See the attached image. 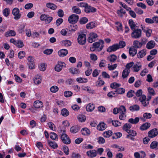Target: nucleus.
Returning a JSON list of instances; mask_svg holds the SVG:
<instances>
[{
  "label": "nucleus",
  "instance_id": "obj_1",
  "mask_svg": "<svg viewBox=\"0 0 158 158\" xmlns=\"http://www.w3.org/2000/svg\"><path fill=\"white\" fill-rule=\"evenodd\" d=\"M133 31V32L131 34V37L132 38L134 39H138L140 38L142 35L141 30L137 28L134 29Z\"/></svg>",
  "mask_w": 158,
  "mask_h": 158
},
{
  "label": "nucleus",
  "instance_id": "obj_2",
  "mask_svg": "<svg viewBox=\"0 0 158 158\" xmlns=\"http://www.w3.org/2000/svg\"><path fill=\"white\" fill-rule=\"evenodd\" d=\"M104 41L103 40H100L98 42H94L93 44V46L96 48L98 52L101 51L103 49L104 46Z\"/></svg>",
  "mask_w": 158,
  "mask_h": 158
},
{
  "label": "nucleus",
  "instance_id": "obj_3",
  "mask_svg": "<svg viewBox=\"0 0 158 158\" xmlns=\"http://www.w3.org/2000/svg\"><path fill=\"white\" fill-rule=\"evenodd\" d=\"M19 9L17 8H14L12 11V14L14 16V19L16 20L19 19L21 17Z\"/></svg>",
  "mask_w": 158,
  "mask_h": 158
},
{
  "label": "nucleus",
  "instance_id": "obj_4",
  "mask_svg": "<svg viewBox=\"0 0 158 158\" xmlns=\"http://www.w3.org/2000/svg\"><path fill=\"white\" fill-rule=\"evenodd\" d=\"M139 100L144 107L147 106L149 104V102L146 99V97L145 95H143L139 98Z\"/></svg>",
  "mask_w": 158,
  "mask_h": 158
},
{
  "label": "nucleus",
  "instance_id": "obj_5",
  "mask_svg": "<svg viewBox=\"0 0 158 158\" xmlns=\"http://www.w3.org/2000/svg\"><path fill=\"white\" fill-rule=\"evenodd\" d=\"M78 43L80 44H84L86 41V35L84 34H81L79 35L77 38Z\"/></svg>",
  "mask_w": 158,
  "mask_h": 158
},
{
  "label": "nucleus",
  "instance_id": "obj_6",
  "mask_svg": "<svg viewBox=\"0 0 158 158\" xmlns=\"http://www.w3.org/2000/svg\"><path fill=\"white\" fill-rule=\"evenodd\" d=\"M60 138L63 142L65 144H69L71 143L70 139L66 134H60Z\"/></svg>",
  "mask_w": 158,
  "mask_h": 158
},
{
  "label": "nucleus",
  "instance_id": "obj_7",
  "mask_svg": "<svg viewBox=\"0 0 158 158\" xmlns=\"http://www.w3.org/2000/svg\"><path fill=\"white\" fill-rule=\"evenodd\" d=\"M79 19L78 16L75 14H73L70 16L68 18V21L70 23H75Z\"/></svg>",
  "mask_w": 158,
  "mask_h": 158
},
{
  "label": "nucleus",
  "instance_id": "obj_8",
  "mask_svg": "<svg viewBox=\"0 0 158 158\" xmlns=\"http://www.w3.org/2000/svg\"><path fill=\"white\" fill-rule=\"evenodd\" d=\"M97 37L98 35L96 33L91 32L89 35V36L88 39V41L89 43H91L96 40V38Z\"/></svg>",
  "mask_w": 158,
  "mask_h": 158
},
{
  "label": "nucleus",
  "instance_id": "obj_9",
  "mask_svg": "<svg viewBox=\"0 0 158 158\" xmlns=\"http://www.w3.org/2000/svg\"><path fill=\"white\" fill-rule=\"evenodd\" d=\"M65 65V64L64 62H58L55 67V70L57 72H60Z\"/></svg>",
  "mask_w": 158,
  "mask_h": 158
},
{
  "label": "nucleus",
  "instance_id": "obj_10",
  "mask_svg": "<svg viewBox=\"0 0 158 158\" xmlns=\"http://www.w3.org/2000/svg\"><path fill=\"white\" fill-rule=\"evenodd\" d=\"M86 154L89 157L92 158L97 156V152L95 150L93 149L87 151Z\"/></svg>",
  "mask_w": 158,
  "mask_h": 158
},
{
  "label": "nucleus",
  "instance_id": "obj_11",
  "mask_svg": "<svg viewBox=\"0 0 158 158\" xmlns=\"http://www.w3.org/2000/svg\"><path fill=\"white\" fill-rule=\"evenodd\" d=\"M118 49V44H115L109 47L107 49V51L109 52H115Z\"/></svg>",
  "mask_w": 158,
  "mask_h": 158
},
{
  "label": "nucleus",
  "instance_id": "obj_12",
  "mask_svg": "<svg viewBox=\"0 0 158 158\" xmlns=\"http://www.w3.org/2000/svg\"><path fill=\"white\" fill-rule=\"evenodd\" d=\"M141 28L143 31L146 34L147 37H149L151 36L152 33V30L151 29L146 27L145 26H143L141 27Z\"/></svg>",
  "mask_w": 158,
  "mask_h": 158
},
{
  "label": "nucleus",
  "instance_id": "obj_13",
  "mask_svg": "<svg viewBox=\"0 0 158 158\" xmlns=\"http://www.w3.org/2000/svg\"><path fill=\"white\" fill-rule=\"evenodd\" d=\"M157 135V129L155 128L149 131L148 133V137L151 138L156 136Z\"/></svg>",
  "mask_w": 158,
  "mask_h": 158
},
{
  "label": "nucleus",
  "instance_id": "obj_14",
  "mask_svg": "<svg viewBox=\"0 0 158 158\" xmlns=\"http://www.w3.org/2000/svg\"><path fill=\"white\" fill-rule=\"evenodd\" d=\"M146 54V51L145 49H142L139 51L137 54V57L141 59L144 57Z\"/></svg>",
  "mask_w": 158,
  "mask_h": 158
},
{
  "label": "nucleus",
  "instance_id": "obj_15",
  "mask_svg": "<svg viewBox=\"0 0 158 158\" xmlns=\"http://www.w3.org/2000/svg\"><path fill=\"white\" fill-rule=\"evenodd\" d=\"M33 106L35 108L39 109L43 107V104L41 101L37 100L34 102Z\"/></svg>",
  "mask_w": 158,
  "mask_h": 158
},
{
  "label": "nucleus",
  "instance_id": "obj_16",
  "mask_svg": "<svg viewBox=\"0 0 158 158\" xmlns=\"http://www.w3.org/2000/svg\"><path fill=\"white\" fill-rule=\"evenodd\" d=\"M58 55L61 57L66 56L68 53V51L66 49H63L59 50L58 52Z\"/></svg>",
  "mask_w": 158,
  "mask_h": 158
},
{
  "label": "nucleus",
  "instance_id": "obj_17",
  "mask_svg": "<svg viewBox=\"0 0 158 158\" xmlns=\"http://www.w3.org/2000/svg\"><path fill=\"white\" fill-rule=\"evenodd\" d=\"M85 11L87 13L94 12L96 11V9L90 6H88L87 5L86 7H85Z\"/></svg>",
  "mask_w": 158,
  "mask_h": 158
},
{
  "label": "nucleus",
  "instance_id": "obj_18",
  "mask_svg": "<svg viewBox=\"0 0 158 158\" xmlns=\"http://www.w3.org/2000/svg\"><path fill=\"white\" fill-rule=\"evenodd\" d=\"M60 44L64 46L65 47H68L71 45L72 42L71 41L69 40H64L61 41Z\"/></svg>",
  "mask_w": 158,
  "mask_h": 158
},
{
  "label": "nucleus",
  "instance_id": "obj_19",
  "mask_svg": "<svg viewBox=\"0 0 158 158\" xmlns=\"http://www.w3.org/2000/svg\"><path fill=\"white\" fill-rule=\"evenodd\" d=\"M42 79L41 76L37 75L35 76L34 78V82L36 85H39L41 83Z\"/></svg>",
  "mask_w": 158,
  "mask_h": 158
},
{
  "label": "nucleus",
  "instance_id": "obj_20",
  "mask_svg": "<svg viewBox=\"0 0 158 158\" xmlns=\"http://www.w3.org/2000/svg\"><path fill=\"white\" fill-rule=\"evenodd\" d=\"M155 44H156L154 41L150 40L147 44L146 48L149 49H152L155 47Z\"/></svg>",
  "mask_w": 158,
  "mask_h": 158
},
{
  "label": "nucleus",
  "instance_id": "obj_21",
  "mask_svg": "<svg viewBox=\"0 0 158 158\" xmlns=\"http://www.w3.org/2000/svg\"><path fill=\"white\" fill-rule=\"evenodd\" d=\"M142 66L141 64L139 63L135 64L133 65L132 68V70L134 72H138L140 70Z\"/></svg>",
  "mask_w": 158,
  "mask_h": 158
},
{
  "label": "nucleus",
  "instance_id": "obj_22",
  "mask_svg": "<svg viewBox=\"0 0 158 158\" xmlns=\"http://www.w3.org/2000/svg\"><path fill=\"white\" fill-rule=\"evenodd\" d=\"M130 70L128 69H125L122 72V77L123 78L127 77L130 73Z\"/></svg>",
  "mask_w": 158,
  "mask_h": 158
},
{
  "label": "nucleus",
  "instance_id": "obj_23",
  "mask_svg": "<svg viewBox=\"0 0 158 158\" xmlns=\"http://www.w3.org/2000/svg\"><path fill=\"white\" fill-rule=\"evenodd\" d=\"M95 106L93 104L89 103L86 107V110L88 112H91L94 109Z\"/></svg>",
  "mask_w": 158,
  "mask_h": 158
},
{
  "label": "nucleus",
  "instance_id": "obj_24",
  "mask_svg": "<svg viewBox=\"0 0 158 158\" xmlns=\"http://www.w3.org/2000/svg\"><path fill=\"white\" fill-rule=\"evenodd\" d=\"M106 127V125L104 123H100L97 127V129L99 131H103Z\"/></svg>",
  "mask_w": 158,
  "mask_h": 158
},
{
  "label": "nucleus",
  "instance_id": "obj_25",
  "mask_svg": "<svg viewBox=\"0 0 158 158\" xmlns=\"http://www.w3.org/2000/svg\"><path fill=\"white\" fill-rule=\"evenodd\" d=\"M117 57L114 54H112L108 56L107 58V60L111 62H114L117 60Z\"/></svg>",
  "mask_w": 158,
  "mask_h": 158
},
{
  "label": "nucleus",
  "instance_id": "obj_26",
  "mask_svg": "<svg viewBox=\"0 0 158 158\" xmlns=\"http://www.w3.org/2000/svg\"><path fill=\"white\" fill-rule=\"evenodd\" d=\"M151 124L148 123H146L142 124L140 127V129L142 131L146 130L150 126Z\"/></svg>",
  "mask_w": 158,
  "mask_h": 158
},
{
  "label": "nucleus",
  "instance_id": "obj_27",
  "mask_svg": "<svg viewBox=\"0 0 158 158\" xmlns=\"http://www.w3.org/2000/svg\"><path fill=\"white\" fill-rule=\"evenodd\" d=\"M16 35V32L14 30H10L5 33V35L6 37L14 36Z\"/></svg>",
  "mask_w": 158,
  "mask_h": 158
},
{
  "label": "nucleus",
  "instance_id": "obj_28",
  "mask_svg": "<svg viewBox=\"0 0 158 158\" xmlns=\"http://www.w3.org/2000/svg\"><path fill=\"white\" fill-rule=\"evenodd\" d=\"M128 24L132 30H133L137 27L136 24L132 19L129 20Z\"/></svg>",
  "mask_w": 158,
  "mask_h": 158
},
{
  "label": "nucleus",
  "instance_id": "obj_29",
  "mask_svg": "<svg viewBox=\"0 0 158 158\" xmlns=\"http://www.w3.org/2000/svg\"><path fill=\"white\" fill-rule=\"evenodd\" d=\"M139 108V106L136 104L131 106L129 107L130 110L132 112L138 111Z\"/></svg>",
  "mask_w": 158,
  "mask_h": 158
},
{
  "label": "nucleus",
  "instance_id": "obj_30",
  "mask_svg": "<svg viewBox=\"0 0 158 158\" xmlns=\"http://www.w3.org/2000/svg\"><path fill=\"white\" fill-rule=\"evenodd\" d=\"M131 125L129 123H126L123 127V129L127 133L130 132V129L131 127Z\"/></svg>",
  "mask_w": 158,
  "mask_h": 158
},
{
  "label": "nucleus",
  "instance_id": "obj_31",
  "mask_svg": "<svg viewBox=\"0 0 158 158\" xmlns=\"http://www.w3.org/2000/svg\"><path fill=\"white\" fill-rule=\"evenodd\" d=\"M137 50L133 48H131L129 49L130 55L131 56H134L137 54Z\"/></svg>",
  "mask_w": 158,
  "mask_h": 158
},
{
  "label": "nucleus",
  "instance_id": "obj_32",
  "mask_svg": "<svg viewBox=\"0 0 158 158\" xmlns=\"http://www.w3.org/2000/svg\"><path fill=\"white\" fill-rule=\"evenodd\" d=\"M80 128L77 126H74L70 128V131L73 133H75L77 132L80 130Z\"/></svg>",
  "mask_w": 158,
  "mask_h": 158
},
{
  "label": "nucleus",
  "instance_id": "obj_33",
  "mask_svg": "<svg viewBox=\"0 0 158 158\" xmlns=\"http://www.w3.org/2000/svg\"><path fill=\"white\" fill-rule=\"evenodd\" d=\"M47 64L45 63L40 64L39 65V68L40 71H45L46 69Z\"/></svg>",
  "mask_w": 158,
  "mask_h": 158
},
{
  "label": "nucleus",
  "instance_id": "obj_34",
  "mask_svg": "<svg viewBox=\"0 0 158 158\" xmlns=\"http://www.w3.org/2000/svg\"><path fill=\"white\" fill-rule=\"evenodd\" d=\"M81 131L82 134L84 135H89L90 133V131L86 128H82Z\"/></svg>",
  "mask_w": 158,
  "mask_h": 158
},
{
  "label": "nucleus",
  "instance_id": "obj_35",
  "mask_svg": "<svg viewBox=\"0 0 158 158\" xmlns=\"http://www.w3.org/2000/svg\"><path fill=\"white\" fill-rule=\"evenodd\" d=\"M112 131L111 130L106 131L103 133V135L106 138H109L112 135Z\"/></svg>",
  "mask_w": 158,
  "mask_h": 158
},
{
  "label": "nucleus",
  "instance_id": "obj_36",
  "mask_svg": "<svg viewBox=\"0 0 158 158\" xmlns=\"http://www.w3.org/2000/svg\"><path fill=\"white\" fill-rule=\"evenodd\" d=\"M139 119L138 117H136L134 119L132 118L129 119L128 122L133 124H136L139 121Z\"/></svg>",
  "mask_w": 158,
  "mask_h": 158
},
{
  "label": "nucleus",
  "instance_id": "obj_37",
  "mask_svg": "<svg viewBox=\"0 0 158 158\" xmlns=\"http://www.w3.org/2000/svg\"><path fill=\"white\" fill-rule=\"evenodd\" d=\"M77 119L79 122H83L85 121L86 118L84 115L79 114L77 116Z\"/></svg>",
  "mask_w": 158,
  "mask_h": 158
},
{
  "label": "nucleus",
  "instance_id": "obj_38",
  "mask_svg": "<svg viewBox=\"0 0 158 158\" xmlns=\"http://www.w3.org/2000/svg\"><path fill=\"white\" fill-rule=\"evenodd\" d=\"M118 109V113L123 114V113H126V109L123 106H121Z\"/></svg>",
  "mask_w": 158,
  "mask_h": 158
},
{
  "label": "nucleus",
  "instance_id": "obj_39",
  "mask_svg": "<svg viewBox=\"0 0 158 158\" xmlns=\"http://www.w3.org/2000/svg\"><path fill=\"white\" fill-rule=\"evenodd\" d=\"M72 10L73 13L77 14H80L81 13V10L76 6H73L72 8Z\"/></svg>",
  "mask_w": 158,
  "mask_h": 158
},
{
  "label": "nucleus",
  "instance_id": "obj_40",
  "mask_svg": "<svg viewBox=\"0 0 158 158\" xmlns=\"http://www.w3.org/2000/svg\"><path fill=\"white\" fill-rule=\"evenodd\" d=\"M46 6L47 7L52 10H55L56 8V6L55 5L51 2L47 3Z\"/></svg>",
  "mask_w": 158,
  "mask_h": 158
},
{
  "label": "nucleus",
  "instance_id": "obj_41",
  "mask_svg": "<svg viewBox=\"0 0 158 158\" xmlns=\"http://www.w3.org/2000/svg\"><path fill=\"white\" fill-rule=\"evenodd\" d=\"M69 71L70 73L73 74H78L80 73L79 70L76 68H70L69 69Z\"/></svg>",
  "mask_w": 158,
  "mask_h": 158
},
{
  "label": "nucleus",
  "instance_id": "obj_42",
  "mask_svg": "<svg viewBox=\"0 0 158 158\" xmlns=\"http://www.w3.org/2000/svg\"><path fill=\"white\" fill-rule=\"evenodd\" d=\"M61 113L62 116L66 117L69 115V112L67 109L64 108L61 110Z\"/></svg>",
  "mask_w": 158,
  "mask_h": 158
},
{
  "label": "nucleus",
  "instance_id": "obj_43",
  "mask_svg": "<svg viewBox=\"0 0 158 158\" xmlns=\"http://www.w3.org/2000/svg\"><path fill=\"white\" fill-rule=\"evenodd\" d=\"M151 149L158 148V142L156 141L152 142L150 145Z\"/></svg>",
  "mask_w": 158,
  "mask_h": 158
},
{
  "label": "nucleus",
  "instance_id": "obj_44",
  "mask_svg": "<svg viewBox=\"0 0 158 158\" xmlns=\"http://www.w3.org/2000/svg\"><path fill=\"white\" fill-rule=\"evenodd\" d=\"M76 81L80 83H85L87 82V79L85 78L79 77L76 79Z\"/></svg>",
  "mask_w": 158,
  "mask_h": 158
},
{
  "label": "nucleus",
  "instance_id": "obj_45",
  "mask_svg": "<svg viewBox=\"0 0 158 158\" xmlns=\"http://www.w3.org/2000/svg\"><path fill=\"white\" fill-rule=\"evenodd\" d=\"M133 45L136 48H140L142 46L141 42L138 40L134 41L133 42Z\"/></svg>",
  "mask_w": 158,
  "mask_h": 158
},
{
  "label": "nucleus",
  "instance_id": "obj_46",
  "mask_svg": "<svg viewBox=\"0 0 158 158\" xmlns=\"http://www.w3.org/2000/svg\"><path fill=\"white\" fill-rule=\"evenodd\" d=\"M96 27L95 23L94 22H91L86 25V27L88 29H91Z\"/></svg>",
  "mask_w": 158,
  "mask_h": 158
},
{
  "label": "nucleus",
  "instance_id": "obj_47",
  "mask_svg": "<svg viewBox=\"0 0 158 158\" xmlns=\"http://www.w3.org/2000/svg\"><path fill=\"white\" fill-rule=\"evenodd\" d=\"M50 91L53 93L57 92L59 90V88L56 86L54 85L52 86L50 89Z\"/></svg>",
  "mask_w": 158,
  "mask_h": 158
},
{
  "label": "nucleus",
  "instance_id": "obj_48",
  "mask_svg": "<svg viewBox=\"0 0 158 158\" xmlns=\"http://www.w3.org/2000/svg\"><path fill=\"white\" fill-rule=\"evenodd\" d=\"M50 138L53 140H55L58 138V136L55 133L51 132L50 134Z\"/></svg>",
  "mask_w": 158,
  "mask_h": 158
},
{
  "label": "nucleus",
  "instance_id": "obj_49",
  "mask_svg": "<svg viewBox=\"0 0 158 158\" xmlns=\"http://www.w3.org/2000/svg\"><path fill=\"white\" fill-rule=\"evenodd\" d=\"M48 144L51 147L53 148H57V144L54 142L49 141Z\"/></svg>",
  "mask_w": 158,
  "mask_h": 158
},
{
  "label": "nucleus",
  "instance_id": "obj_50",
  "mask_svg": "<svg viewBox=\"0 0 158 158\" xmlns=\"http://www.w3.org/2000/svg\"><path fill=\"white\" fill-rule=\"evenodd\" d=\"M121 86V84L116 82H114L110 84V87L112 89H115L118 88Z\"/></svg>",
  "mask_w": 158,
  "mask_h": 158
},
{
  "label": "nucleus",
  "instance_id": "obj_51",
  "mask_svg": "<svg viewBox=\"0 0 158 158\" xmlns=\"http://www.w3.org/2000/svg\"><path fill=\"white\" fill-rule=\"evenodd\" d=\"M2 12L3 15L7 17L10 14V9L8 8H6L3 10Z\"/></svg>",
  "mask_w": 158,
  "mask_h": 158
},
{
  "label": "nucleus",
  "instance_id": "obj_52",
  "mask_svg": "<svg viewBox=\"0 0 158 158\" xmlns=\"http://www.w3.org/2000/svg\"><path fill=\"white\" fill-rule=\"evenodd\" d=\"M128 133L129 134L127 135V138H129V137L130 135H131L133 136H135L137 135V133L136 131L133 130H130V132H128Z\"/></svg>",
  "mask_w": 158,
  "mask_h": 158
},
{
  "label": "nucleus",
  "instance_id": "obj_53",
  "mask_svg": "<svg viewBox=\"0 0 158 158\" xmlns=\"http://www.w3.org/2000/svg\"><path fill=\"white\" fill-rule=\"evenodd\" d=\"M106 61L104 59L102 60L99 63V66L100 68L104 67L106 66Z\"/></svg>",
  "mask_w": 158,
  "mask_h": 158
},
{
  "label": "nucleus",
  "instance_id": "obj_54",
  "mask_svg": "<svg viewBox=\"0 0 158 158\" xmlns=\"http://www.w3.org/2000/svg\"><path fill=\"white\" fill-rule=\"evenodd\" d=\"M73 94V93L69 91H66L64 92V95L66 98L70 97L72 96Z\"/></svg>",
  "mask_w": 158,
  "mask_h": 158
},
{
  "label": "nucleus",
  "instance_id": "obj_55",
  "mask_svg": "<svg viewBox=\"0 0 158 158\" xmlns=\"http://www.w3.org/2000/svg\"><path fill=\"white\" fill-rule=\"evenodd\" d=\"M115 92L118 94H123L125 93V89L122 88H119L116 89Z\"/></svg>",
  "mask_w": 158,
  "mask_h": 158
},
{
  "label": "nucleus",
  "instance_id": "obj_56",
  "mask_svg": "<svg viewBox=\"0 0 158 158\" xmlns=\"http://www.w3.org/2000/svg\"><path fill=\"white\" fill-rule=\"evenodd\" d=\"M112 123L113 125L116 127L120 126L121 125V123L117 120H112Z\"/></svg>",
  "mask_w": 158,
  "mask_h": 158
},
{
  "label": "nucleus",
  "instance_id": "obj_57",
  "mask_svg": "<svg viewBox=\"0 0 158 158\" xmlns=\"http://www.w3.org/2000/svg\"><path fill=\"white\" fill-rule=\"evenodd\" d=\"M116 27L117 30L118 31H121L122 30V23L119 22H116L115 23Z\"/></svg>",
  "mask_w": 158,
  "mask_h": 158
},
{
  "label": "nucleus",
  "instance_id": "obj_58",
  "mask_svg": "<svg viewBox=\"0 0 158 158\" xmlns=\"http://www.w3.org/2000/svg\"><path fill=\"white\" fill-rule=\"evenodd\" d=\"M118 64H115L112 65H108V68L109 70H112L115 69L117 67Z\"/></svg>",
  "mask_w": 158,
  "mask_h": 158
},
{
  "label": "nucleus",
  "instance_id": "obj_59",
  "mask_svg": "<svg viewBox=\"0 0 158 158\" xmlns=\"http://www.w3.org/2000/svg\"><path fill=\"white\" fill-rule=\"evenodd\" d=\"M15 45L18 48H22L23 46V42L21 40H17Z\"/></svg>",
  "mask_w": 158,
  "mask_h": 158
},
{
  "label": "nucleus",
  "instance_id": "obj_60",
  "mask_svg": "<svg viewBox=\"0 0 158 158\" xmlns=\"http://www.w3.org/2000/svg\"><path fill=\"white\" fill-rule=\"evenodd\" d=\"M145 21L146 23L148 24H152L154 23L153 18L152 19L146 18L145 19Z\"/></svg>",
  "mask_w": 158,
  "mask_h": 158
},
{
  "label": "nucleus",
  "instance_id": "obj_61",
  "mask_svg": "<svg viewBox=\"0 0 158 158\" xmlns=\"http://www.w3.org/2000/svg\"><path fill=\"white\" fill-rule=\"evenodd\" d=\"M90 57L91 60L93 61H96L98 59L97 56L93 53L91 54L90 55Z\"/></svg>",
  "mask_w": 158,
  "mask_h": 158
},
{
  "label": "nucleus",
  "instance_id": "obj_62",
  "mask_svg": "<svg viewBox=\"0 0 158 158\" xmlns=\"http://www.w3.org/2000/svg\"><path fill=\"white\" fill-rule=\"evenodd\" d=\"M48 125L49 128L53 131H55V126L52 122H49L48 123Z\"/></svg>",
  "mask_w": 158,
  "mask_h": 158
},
{
  "label": "nucleus",
  "instance_id": "obj_63",
  "mask_svg": "<svg viewBox=\"0 0 158 158\" xmlns=\"http://www.w3.org/2000/svg\"><path fill=\"white\" fill-rule=\"evenodd\" d=\"M143 116L144 118L149 119L151 118L152 115L150 113H145L143 114Z\"/></svg>",
  "mask_w": 158,
  "mask_h": 158
},
{
  "label": "nucleus",
  "instance_id": "obj_64",
  "mask_svg": "<svg viewBox=\"0 0 158 158\" xmlns=\"http://www.w3.org/2000/svg\"><path fill=\"white\" fill-rule=\"evenodd\" d=\"M88 21V19L86 17L81 18L80 20V23L81 24H84L86 23Z\"/></svg>",
  "mask_w": 158,
  "mask_h": 158
}]
</instances>
